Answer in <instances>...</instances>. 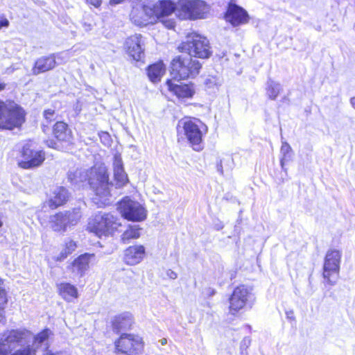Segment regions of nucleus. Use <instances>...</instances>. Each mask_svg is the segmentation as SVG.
<instances>
[{
  "label": "nucleus",
  "mask_w": 355,
  "mask_h": 355,
  "mask_svg": "<svg viewBox=\"0 0 355 355\" xmlns=\"http://www.w3.org/2000/svg\"><path fill=\"white\" fill-rule=\"evenodd\" d=\"M218 171H220L221 173H223V169H222L221 165L218 167Z\"/></svg>",
  "instance_id": "nucleus-50"
},
{
  "label": "nucleus",
  "mask_w": 355,
  "mask_h": 355,
  "mask_svg": "<svg viewBox=\"0 0 355 355\" xmlns=\"http://www.w3.org/2000/svg\"><path fill=\"white\" fill-rule=\"evenodd\" d=\"M69 198L68 191L63 187H57L52 191L49 203L51 208H56L65 203Z\"/></svg>",
  "instance_id": "nucleus-23"
},
{
  "label": "nucleus",
  "mask_w": 355,
  "mask_h": 355,
  "mask_svg": "<svg viewBox=\"0 0 355 355\" xmlns=\"http://www.w3.org/2000/svg\"><path fill=\"white\" fill-rule=\"evenodd\" d=\"M140 236V229L138 225L129 226L128 229L125 230L121 235V240L123 243H126L130 239H137Z\"/></svg>",
  "instance_id": "nucleus-29"
},
{
  "label": "nucleus",
  "mask_w": 355,
  "mask_h": 355,
  "mask_svg": "<svg viewBox=\"0 0 355 355\" xmlns=\"http://www.w3.org/2000/svg\"><path fill=\"white\" fill-rule=\"evenodd\" d=\"M46 144L49 148L55 149L58 148V144L53 139L46 140Z\"/></svg>",
  "instance_id": "nucleus-41"
},
{
  "label": "nucleus",
  "mask_w": 355,
  "mask_h": 355,
  "mask_svg": "<svg viewBox=\"0 0 355 355\" xmlns=\"http://www.w3.org/2000/svg\"><path fill=\"white\" fill-rule=\"evenodd\" d=\"M350 103H351L352 106L355 109V97L351 98Z\"/></svg>",
  "instance_id": "nucleus-46"
},
{
  "label": "nucleus",
  "mask_w": 355,
  "mask_h": 355,
  "mask_svg": "<svg viewBox=\"0 0 355 355\" xmlns=\"http://www.w3.org/2000/svg\"><path fill=\"white\" fill-rule=\"evenodd\" d=\"M124 1L125 0H110V3L111 5H116L123 3Z\"/></svg>",
  "instance_id": "nucleus-45"
},
{
  "label": "nucleus",
  "mask_w": 355,
  "mask_h": 355,
  "mask_svg": "<svg viewBox=\"0 0 355 355\" xmlns=\"http://www.w3.org/2000/svg\"><path fill=\"white\" fill-rule=\"evenodd\" d=\"M175 81L174 80H168L166 81V86L170 92H173L178 98L192 97L194 90L191 85L182 83H176Z\"/></svg>",
  "instance_id": "nucleus-21"
},
{
  "label": "nucleus",
  "mask_w": 355,
  "mask_h": 355,
  "mask_svg": "<svg viewBox=\"0 0 355 355\" xmlns=\"http://www.w3.org/2000/svg\"><path fill=\"white\" fill-rule=\"evenodd\" d=\"M161 343H162V345H165L166 343V338L162 339Z\"/></svg>",
  "instance_id": "nucleus-48"
},
{
  "label": "nucleus",
  "mask_w": 355,
  "mask_h": 355,
  "mask_svg": "<svg viewBox=\"0 0 355 355\" xmlns=\"http://www.w3.org/2000/svg\"><path fill=\"white\" fill-rule=\"evenodd\" d=\"M118 209L121 216L128 220L141 221L146 218V210L144 207L128 196L120 201Z\"/></svg>",
  "instance_id": "nucleus-11"
},
{
  "label": "nucleus",
  "mask_w": 355,
  "mask_h": 355,
  "mask_svg": "<svg viewBox=\"0 0 355 355\" xmlns=\"http://www.w3.org/2000/svg\"><path fill=\"white\" fill-rule=\"evenodd\" d=\"M104 137H109V135H108L107 133H105V134H104Z\"/></svg>",
  "instance_id": "nucleus-51"
},
{
  "label": "nucleus",
  "mask_w": 355,
  "mask_h": 355,
  "mask_svg": "<svg viewBox=\"0 0 355 355\" xmlns=\"http://www.w3.org/2000/svg\"><path fill=\"white\" fill-rule=\"evenodd\" d=\"M24 110L12 101L0 100V129L13 130L20 128L25 122Z\"/></svg>",
  "instance_id": "nucleus-3"
},
{
  "label": "nucleus",
  "mask_w": 355,
  "mask_h": 355,
  "mask_svg": "<svg viewBox=\"0 0 355 355\" xmlns=\"http://www.w3.org/2000/svg\"><path fill=\"white\" fill-rule=\"evenodd\" d=\"M113 171L116 187L125 186L128 182V175L124 171L123 164L120 155L116 154L113 161Z\"/></svg>",
  "instance_id": "nucleus-19"
},
{
  "label": "nucleus",
  "mask_w": 355,
  "mask_h": 355,
  "mask_svg": "<svg viewBox=\"0 0 355 355\" xmlns=\"http://www.w3.org/2000/svg\"><path fill=\"white\" fill-rule=\"evenodd\" d=\"M341 257L342 252L338 250H329L326 254L322 275L330 285H334L338 279Z\"/></svg>",
  "instance_id": "nucleus-10"
},
{
  "label": "nucleus",
  "mask_w": 355,
  "mask_h": 355,
  "mask_svg": "<svg viewBox=\"0 0 355 355\" xmlns=\"http://www.w3.org/2000/svg\"><path fill=\"white\" fill-rule=\"evenodd\" d=\"M246 342H248V343H250V340L245 338L243 340V343H245Z\"/></svg>",
  "instance_id": "nucleus-49"
},
{
  "label": "nucleus",
  "mask_w": 355,
  "mask_h": 355,
  "mask_svg": "<svg viewBox=\"0 0 355 355\" xmlns=\"http://www.w3.org/2000/svg\"><path fill=\"white\" fill-rule=\"evenodd\" d=\"M6 83L0 82V91L3 90L6 88Z\"/></svg>",
  "instance_id": "nucleus-47"
},
{
  "label": "nucleus",
  "mask_w": 355,
  "mask_h": 355,
  "mask_svg": "<svg viewBox=\"0 0 355 355\" xmlns=\"http://www.w3.org/2000/svg\"><path fill=\"white\" fill-rule=\"evenodd\" d=\"M14 350H16L15 352L11 355H35L30 349L29 345H26L25 347H17Z\"/></svg>",
  "instance_id": "nucleus-37"
},
{
  "label": "nucleus",
  "mask_w": 355,
  "mask_h": 355,
  "mask_svg": "<svg viewBox=\"0 0 355 355\" xmlns=\"http://www.w3.org/2000/svg\"><path fill=\"white\" fill-rule=\"evenodd\" d=\"M77 248L76 243L72 240L66 241L65 245L60 255L58 257L57 260L62 261L68 255L71 254Z\"/></svg>",
  "instance_id": "nucleus-32"
},
{
  "label": "nucleus",
  "mask_w": 355,
  "mask_h": 355,
  "mask_svg": "<svg viewBox=\"0 0 355 355\" xmlns=\"http://www.w3.org/2000/svg\"><path fill=\"white\" fill-rule=\"evenodd\" d=\"M85 1L96 8L99 7L101 4V0H85Z\"/></svg>",
  "instance_id": "nucleus-43"
},
{
  "label": "nucleus",
  "mask_w": 355,
  "mask_h": 355,
  "mask_svg": "<svg viewBox=\"0 0 355 355\" xmlns=\"http://www.w3.org/2000/svg\"><path fill=\"white\" fill-rule=\"evenodd\" d=\"M53 132L58 141L69 142L71 139V130L67 124L62 121H58L54 125Z\"/></svg>",
  "instance_id": "nucleus-26"
},
{
  "label": "nucleus",
  "mask_w": 355,
  "mask_h": 355,
  "mask_svg": "<svg viewBox=\"0 0 355 355\" xmlns=\"http://www.w3.org/2000/svg\"><path fill=\"white\" fill-rule=\"evenodd\" d=\"M7 302V293L3 288H0V322L4 319V309Z\"/></svg>",
  "instance_id": "nucleus-34"
},
{
  "label": "nucleus",
  "mask_w": 355,
  "mask_h": 355,
  "mask_svg": "<svg viewBox=\"0 0 355 355\" xmlns=\"http://www.w3.org/2000/svg\"><path fill=\"white\" fill-rule=\"evenodd\" d=\"M68 180L75 185L87 182L96 196L106 197L110 195L109 175L105 166H94L90 169H76L69 171Z\"/></svg>",
  "instance_id": "nucleus-2"
},
{
  "label": "nucleus",
  "mask_w": 355,
  "mask_h": 355,
  "mask_svg": "<svg viewBox=\"0 0 355 355\" xmlns=\"http://www.w3.org/2000/svg\"><path fill=\"white\" fill-rule=\"evenodd\" d=\"M291 150H292L291 147L287 142L282 143V145L281 147V154H282V157L280 160V164H281L282 168H284L285 162L288 161V159L291 158L290 153H291Z\"/></svg>",
  "instance_id": "nucleus-33"
},
{
  "label": "nucleus",
  "mask_w": 355,
  "mask_h": 355,
  "mask_svg": "<svg viewBox=\"0 0 355 355\" xmlns=\"http://www.w3.org/2000/svg\"><path fill=\"white\" fill-rule=\"evenodd\" d=\"M10 22L9 21L4 17H0V30L2 28H7L9 26Z\"/></svg>",
  "instance_id": "nucleus-40"
},
{
  "label": "nucleus",
  "mask_w": 355,
  "mask_h": 355,
  "mask_svg": "<svg viewBox=\"0 0 355 355\" xmlns=\"http://www.w3.org/2000/svg\"><path fill=\"white\" fill-rule=\"evenodd\" d=\"M145 256V248L143 245H133L128 248L124 252V261L130 266L140 263Z\"/></svg>",
  "instance_id": "nucleus-22"
},
{
  "label": "nucleus",
  "mask_w": 355,
  "mask_h": 355,
  "mask_svg": "<svg viewBox=\"0 0 355 355\" xmlns=\"http://www.w3.org/2000/svg\"><path fill=\"white\" fill-rule=\"evenodd\" d=\"M280 90L281 85L279 83L271 80L268 81L266 94L270 99L275 100L277 97Z\"/></svg>",
  "instance_id": "nucleus-31"
},
{
  "label": "nucleus",
  "mask_w": 355,
  "mask_h": 355,
  "mask_svg": "<svg viewBox=\"0 0 355 355\" xmlns=\"http://www.w3.org/2000/svg\"><path fill=\"white\" fill-rule=\"evenodd\" d=\"M251 289L244 285L235 288L232 296L230 298V311L235 314L238 311L243 309L251 297Z\"/></svg>",
  "instance_id": "nucleus-14"
},
{
  "label": "nucleus",
  "mask_w": 355,
  "mask_h": 355,
  "mask_svg": "<svg viewBox=\"0 0 355 355\" xmlns=\"http://www.w3.org/2000/svg\"><path fill=\"white\" fill-rule=\"evenodd\" d=\"M225 18L234 26L247 24L249 21L247 11L236 4L229 5Z\"/></svg>",
  "instance_id": "nucleus-17"
},
{
  "label": "nucleus",
  "mask_w": 355,
  "mask_h": 355,
  "mask_svg": "<svg viewBox=\"0 0 355 355\" xmlns=\"http://www.w3.org/2000/svg\"><path fill=\"white\" fill-rule=\"evenodd\" d=\"M210 6L202 0H179L177 17L180 19L196 20L207 17Z\"/></svg>",
  "instance_id": "nucleus-4"
},
{
  "label": "nucleus",
  "mask_w": 355,
  "mask_h": 355,
  "mask_svg": "<svg viewBox=\"0 0 355 355\" xmlns=\"http://www.w3.org/2000/svg\"><path fill=\"white\" fill-rule=\"evenodd\" d=\"M121 226L119 219L110 213L98 214L88 223L87 230L97 236L112 234Z\"/></svg>",
  "instance_id": "nucleus-7"
},
{
  "label": "nucleus",
  "mask_w": 355,
  "mask_h": 355,
  "mask_svg": "<svg viewBox=\"0 0 355 355\" xmlns=\"http://www.w3.org/2000/svg\"><path fill=\"white\" fill-rule=\"evenodd\" d=\"M166 276L171 279H175L178 277L177 273L170 269L166 271Z\"/></svg>",
  "instance_id": "nucleus-42"
},
{
  "label": "nucleus",
  "mask_w": 355,
  "mask_h": 355,
  "mask_svg": "<svg viewBox=\"0 0 355 355\" xmlns=\"http://www.w3.org/2000/svg\"><path fill=\"white\" fill-rule=\"evenodd\" d=\"M202 128L207 131V126L200 121L188 119L180 121L177 127L178 133L183 132L190 145L196 151H200L203 148Z\"/></svg>",
  "instance_id": "nucleus-6"
},
{
  "label": "nucleus",
  "mask_w": 355,
  "mask_h": 355,
  "mask_svg": "<svg viewBox=\"0 0 355 355\" xmlns=\"http://www.w3.org/2000/svg\"><path fill=\"white\" fill-rule=\"evenodd\" d=\"M130 19L137 26H146L155 21L152 5L145 4L141 1L135 3L130 12Z\"/></svg>",
  "instance_id": "nucleus-13"
},
{
  "label": "nucleus",
  "mask_w": 355,
  "mask_h": 355,
  "mask_svg": "<svg viewBox=\"0 0 355 355\" xmlns=\"http://www.w3.org/2000/svg\"><path fill=\"white\" fill-rule=\"evenodd\" d=\"M114 352L119 355H137L144 349L142 338L134 334H123L114 342Z\"/></svg>",
  "instance_id": "nucleus-9"
},
{
  "label": "nucleus",
  "mask_w": 355,
  "mask_h": 355,
  "mask_svg": "<svg viewBox=\"0 0 355 355\" xmlns=\"http://www.w3.org/2000/svg\"><path fill=\"white\" fill-rule=\"evenodd\" d=\"M55 56V59L57 58L58 60H61L59 64H62L64 62H66L70 58L68 52H62L60 53H58Z\"/></svg>",
  "instance_id": "nucleus-38"
},
{
  "label": "nucleus",
  "mask_w": 355,
  "mask_h": 355,
  "mask_svg": "<svg viewBox=\"0 0 355 355\" xmlns=\"http://www.w3.org/2000/svg\"><path fill=\"white\" fill-rule=\"evenodd\" d=\"M54 114L55 111L53 110L49 109L44 112V116L47 121H51Z\"/></svg>",
  "instance_id": "nucleus-39"
},
{
  "label": "nucleus",
  "mask_w": 355,
  "mask_h": 355,
  "mask_svg": "<svg viewBox=\"0 0 355 355\" xmlns=\"http://www.w3.org/2000/svg\"><path fill=\"white\" fill-rule=\"evenodd\" d=\"M179 49L196 58H208L211 55L209 41L197 33L189 35L187 40L182 43Z\"/></svg>",
  "instance_id": "nucleus-8"
},
{
  "label": "nucleus",
  "mask_w": 355,
  "mask_h": 355,
  "mask_svg": "<svg viewBox=\"0 0 355 355\" xmlns=\"http://www.w3.org/2000/svg\"><path fill=\"white\" fill-rule=\"evenodd\" d=\"M201 64L190 58L175 57L171 62V79L179 82L190 77H195L199 73Z\"/></svg>",
  "instance_id": "nucleus-5"
},
{
  "label": "nucleus",
  "mask_w": 355,
  "mask_h": 355,
  "mask_svg": "<svg viewBox=\"0 0 355 355\" xmlns=\"http://www.w3.org/2000/svg\"><path fill=\"white\" fill-rule=\"evenodd\" d=\"M80 24L83 31L86 33L91 31L95 25L93 20L89 16L84 17Z\"/></svg>",
  "instance_id": "nucleus-36"
},
{
  "label": "nucleus",
  "mask_w": 355,
  "mask_h": 355,
  "mask_svg": "<svg viewBox=\"0 0 355 355\" xmlns=\"http://www.w3.org/2000/svg\"><path fill=\"white\" fill-rule=\"evenodd\" d=\"M125 48L127 53L135 60H140L144 55L142 48L141 35H134L125 40Z\"/></svg>",
  "instance_id": "nucleus-18"
},
{
  "label": "nucleus",
  "mask_w": 355,
  "mask_h": 355,
  "mask_svg": "<svg viewBox=\"0 0 355 355\" xmlns=\"http://www.w3.org/2000/svg\"><path fill=\"white\" fill-rule=\"evenodd\" d=\"M53 335L49 329H45L35 336L26 329L11 330L0 338V355H7L17 347L29 345L35 354L36 351L44 347L49 349V338Z\"/></svg>",
  "instance_id": "nucleus-1"
},
{
  "label": "nucleus",
  "mask_w": 355,
  "mask_h": 355,
  "mask_svg": "<svg viewBox=\"0 0 355 355\" xmlns=\"http://www.w3.org/2000/svg\"><path fill=\"white\" fill-rule=\"evenodd\" d=\"M155 19L160 21L168 28L171 29L175 26V21L166 17L175 12L177 16V3H174L170 0L159 1L152 5Z\"/></svg>",
  "instance_id": "nucleus-12"
},
{
  "label": "nucleus",
  "mask_w": 355,
  "mask_h": 355,
  "mask_svg": "<svg viewBox=\"0 0 355 355\" xmlns=\"http://www.w3.org/2000/svg\"><path fill=\"white\" fill-rule=\"evenodd\" d=\"M94 254L85 253L75 259L68 266V270L75 277H83L89 268V263L94 258Z\"/></svg>",
  "instance_id": "nucleus-16"
},
{
  "label": "nucleus",
  "mask_w": 355,
  "mask_h": 355,
  "mask_svg": "<svg viewBox=\"0 0 355 355\" xmlns=\"http://www.w3.org/2000/svg\"><path fill=\"white\" fill-rule=\"evenodd\" d=\"M56 65L55 56L51 54L39 58L32 69V74L37 76L53 69Z\"/></svg>",
  "instance_id": "nucleus-20"
},
{
  "label": "nucleus",
  "mask_w": 355,
  "mask_h": 355,
  "mask_svg": "<svg viewBox=\"0 0 355 355\" xmlns=\"http://www.w3.org/2000/svg\"><path fill=\"white\" fill-rule=\"evenodd\" d=\"M59 294L67 302H72L78 296L76 287L69 283H61L58 285Z\"/></svg>",
  "instance_id": "nucleus-27"
},
{
  "label": "nucleus",
  "mask_w": 355,
  "mask_h": 355,
  "mask_svg": "<svg viewBox=\"0 0 355 355\" xmlns=\"http://www.w3.org/2000/svg\"><path fill=\"white\" fill-rule=\"evenodd\" d=\"M67 219L64 211L51 216L49 218L50 227L55 232H65L69 226Z\"/></svg>",
  "instance_id": "nucleus-25"
},
{
  "label": "nucleus",
  "mask_w": 355,
  "mask_h": 355,
  "mask_svg": "<svg viewBox=\"0 0 355 355\" xmlns=\"http://www.w3.org/2000/svg\"><path fill=\"white\" fill-rule=\"evenodd\" d=\"M205 85L208 88H214V87H218L221 85L220 78L217 76H209L205 79Z\"/></svg>",
  "instance_id": "nucleus-35"
},
{
  "label": "nucleus",
  "mask_w": 355,
  "mask_h": 355,
  "mask_svg": "<svg viewBox=\"0 0 355 355\" xmlns=\"http://www.w3.org/2000/svg\"><path fill=\"white\" fill-rule=\"evenodd\" d=\"M44 355H64V353L61 352H53L51 349H46Z\"/></svg>",
  "instance_id": "nucleus-44"
},
{
  "label": "nucleus",
  "mask_w": 355,
  "mask_h": 355,
  "mask_svg": "<svg viewBox=\"0 0 355 355\" xmlns=\"http://www.w3.org/2000/svg\"><path fill=\"white\" fill-rule=\"evenodd\" d=\"M165 73V67L162 62L152 64L148 68V76L149 79L154 83L160 80Z\"/></svg>",
  "instance_id": "nucleus-28"
},
{
  "label": "nucleus",
  "mask_w": 355,
  "mask_h": 355,
  "mask_svg": "<svg viewBox=\"0 0 355 355\" xmlns=\"http://www.w3.org/2000/svg\"><path fill=\"white\" fill-rule=\"evenodd\" d=\"M132 323V315L129 313H124L116 315L112 321L113 331L116 333L128 329L131 327Z\"/></svg>",
  "instance_id": "nucleus-24"
},
{
  "label": "nucleus",
  "mask_w": 355,
  "mask_h": 355,
  "mask_svg": "<svg viewBox=\"0 0 355 355\" xmlns=\"http://www.w3.org/2000/svg\"><path fill=\"white\" fill-rule=\"evenodd\" d=\"M23 159L19 162V166L25 169H29L40 166L45 159V153L42 150H33L25 146L21 151Z\"/></svg>",
  "instance_id": "nucleus-15"
},
{
  "label": "nucleus",
  "mask_w": 355,
  "mask_h": 355,
  "mask_svg": "<svg viewBox=\"0 0 355 355\" xmlns=\"http://www.w3.org/2000/svg\"><path fill=\"white\" fill-rule=\"evenodd\" d=\"M1 283H2V282H1V280L0 279V288H2V287H1Z\"/></svg>",
  "instance_id": "nucleus-52"
},
{
  "label": "nucleus",
  "mask_w": 355,
  "mask_h": 355,
  "mask_svg": "<svg viewBox=\"0 0 355 355\" xmlns=\"http://www.w3.org/2000/svg\"><path fill=\"white\" fill-rule=\"evenodd\" d=\"M67 218L69 226L76 225L81 218V212L79 208L73 209L71 211H64Z\"/></svg>",
  "instance_id": "nucleus-30"
}]
</instances>
